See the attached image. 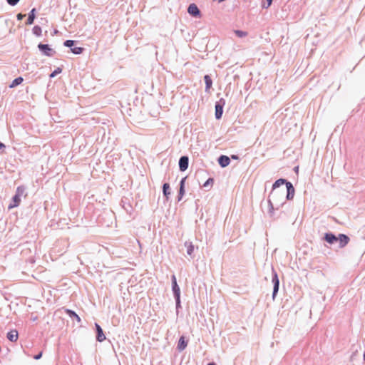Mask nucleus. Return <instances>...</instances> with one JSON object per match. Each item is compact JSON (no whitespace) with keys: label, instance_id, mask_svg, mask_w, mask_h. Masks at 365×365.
<instances>
[{"label":"nucleus","instance_id":"nucleus-1","mask_svg":"<svg viewBox=\"0 0 365 365\" xmlns=\"http://www.w3.org/2000/svg\"><path fill=\"white\" fill-rule=\"evenodd\" d=\"M267 202L269 210H279L280 207L285 204L283 192L271 191Z\"/></svg>","mask_w":365,"mask_h":365},{"label":"nucleus","instance_id":"nucleus-16","mask_svg":"<svg viewBox=\"0 0 365 365\" xmlns=\"http://www.w3.org/2000/svg\"><path fill=\"white\" fill-rule=\"evenodd\" d=\"M64 312L71 319H75L78 322H81V317L76 314L75 311L66 308L65 309Z\"/></svg>","mask_w":365,"mask_h":365},{"label":"nucleus","instance_id":"nucleus-29","mask_svg":"<svg viewBox=\"0 0 365 365\" xmlns=\"http://www.w3.org/2000/svg\"><path fill=\"white\" fill-rule=\"evenodd\" d=\"M175 309H176V314L178 315L180 309L182 308L181 307V300L180 299H175Z\"/></svg>","mask_w":365,"mask_h":365},{"label":"nucleus","instance_id":"nucleus-38","mask_svg":"<svg viewBox=\"0 0 365 365\" xmlns=\"http://www.w3.org/2000/svg\"><path fill=\"white\" fill-rule=\"evenodd\" d=\"M275 199H276V200H274V203H277V202H279V200H280V197H277Z\"/></svg>","mask_w":365,"mask_h":365},{"label":"nucleus","instance_id":"nucleus-8","mask_svg":"<svg viewBox=\"0 0 365 365\" xmlns=\"http://www.w3.org/2000/svg\"><path fill=\"white\" fill-rule=\"evenodd\" d=\"M179 170L181 172L185 171L189 166V158L187 155H182L178 161Z\"/></svg>","mask_w":365,"mask_h":365},{"label":"nucleus","instance_id":"nucleus-35","mask_svg":"<svg viewBox=\"0 0 365 365\" xmlns=\"http://www.w3.org/2000/svg\"><path fill=\"white\" fill-rule=\"evenodd\" d=\"M274 210H268V214L269 215L270 217H274Z\"/></svg>","mask_w":365,"mask_h":365},{"label":"nucleus","instance_id":"nucleus-19","mask_svg":"<svg viewBox=\"0 0 365 365\" xmlns=\"http://www.w3.org/2000/svg\"><path fill=\"white\" fill-rule=\"evenodd\" d=\"M18 337H19V333L16 329L11 330L6 334V338L8 339V340H9L11 342L16 341L18 339Z\"/></svg>","mask_w":365,"mask_h":365},{"label":"nucleus","instance_id":"nucleus-32","mask_svg":"<svg viewBox=\"0 0 365 365\" xmlns=\"http://www.w3.org/2000/svg\"><path fill=\"white\" fill-rule=\"evenodd\" d=\"M20 0H6V2L9 5L11 6H16Z\"/></svg>","mask_w":365,"mask_h":365},{"label":"nucleus","instance_id":"nucleus-28","mask_svg":"<svg viewBox=\"0 0 365 365\" xmlns=\"http://www.w3.org/2000/svg\"><path fill=\"white\" fill-rule=\"evenodd\" d=\"M273 0H264L262 1L261 6L263 9H268L272 4Z\"/></svg>","mask_w":365,"mask_h":365},{"label":"nucleus","instance_id":"nucleus-4","mask_svg":"<svg viewBox=\"0 0 365 365\" xmlns=\"http://www.w3.org/2000/svg\"><path fill=\"white\" fill-rule=\"evenodd\" d=\"M225 105V100L221 98L215 104V117L217 120L222 118L223 114V108Z\"/></svg>","mask_w":365,"mask_h":365},{"label":"nucleus","instance_id":"nucleus-17","mask_svg":"<svg viewBox=\"0 0 365 365\" xmlns=\"http://www.w3.org/2000/svg\"><path fill=\"white\" fill-rule=\"evenodd\" d=\"M289 181L284 178H279L273 184L271 191H274L277 188L279 187L282 185H287Z\"/></svg>","mask_w":365,"mask_h":365},{"label":"nucleus","instance_id":"nucleus-9","mask_svg":"<svg viewBox=\"0 0 365 365\" xmlns=\"http://www.w3.org/2000/svg\"><path fill=\"white\" fill-rule=\"evenodd\" d=\"M187 177L182 178L179 183V190L178 193V201L180 202L185 193V182H186Z\"/></svg>","mask_w":365,"mask_h":365},{"label":"nucleus","instance_id":"nucleus-25","mask_svg":"<svg viewBox=\"0 0 365 365\" xmlns=\"http://www.w3.org/2000/svg\"><path fill=\"white\" fill-rule=\"evenodd\" d=\"M25 190L26 188L24 185L18 186L15 195L21 197L24 194Z\"/></svg>","mask_w":365,"mask_h":365},{"label":"nucleus","instance_id":"nucleus-26","mask_svg":"<svg viewBox=\"0 0 365 365\" xmlns=\"http://www.w3.org/2000/svg\"><path fill=\"white\" fill-rule=\"evenodd\" d=\"M32 32L35 36H40L42 33V29H41V26L36 25L33 27Z\"/></svg>","mask_w":365,"mask_h":365},{"label":"nucleus","instance_id":"nucleus-5","mask_svg":"<svg viewBox=\"0 0 365 365\" xmlns=\"http://www.w3.org/2000/svg\"><path fill=\"white\" fill-rule=\"evenodd\" d=\"M37 47L41 54L45 56L51 57L56 53V51L53 50L49 44L39 43Z\"/></svg>","mask_w":365,"mask_h":365},{"label":"nucleus","instance_id":"nucleus-15","mask_svg":"<svg viewBox=\"0 0 365 365\" xmlns=\"http://www.w3.org/2000/svg\"><path fill=\"white\" fill-rule=\"evenodd\" d=\"M188 340L184 336H181L178 341L177 349L179 351H182L187 346Z\"/></svg>","mask_w":365,"mask_h":365},{"label":"nucleus","instance_id":"nucleus-24","mask_svg":"<svg viewBox=\"0 0 365 365\" xmlns=\"http://www.w3.org/2000/svg\"><path fill=\"white\" fill-rule=\"evenodd\" d=\"M185 246L187 247V254L189 256H192V255L194 252V250H195V247H194V245H192V243L191 242H185Z\"/></svg>","mask_w":365,"mask_h":365},{"label":"nucleus","instance_id":"nucleus-6","mask_svg":"<svg viewBox=\"0 0 365 365\" xmlns=\"http://www.w3.org/2000/svg\"><path fill=\"white\" fill-rule=\"evenodd\" d=\"M171 283H172V291L173 293L174 299H180V288L177 282V279L175 275L173 274L171 277Z\"/></svg>","mask_w":365,"mask_h":365},{"label":"nucleus","instance_id":"nucleus-40","mask_svg":"<svg viewBox=\"0 0 365 365\" xmlns=\"http://www.w3.org/2000/svg\"><path fill=\"white\" fill-rule=\"evenodd\" d=\"M58 32V30H57V29H55V30L53 31V34H56Z\"/></svg>","mask_w":365,"mask_h":365},{"label":"nucleus","instance_id":"nucleus-34","mask_svg":"<svg viewBox=\"0 0 365 365\" xmlns=\"http://www.w3.org/2000/svg\"><path fill=\"white\" fill-rule=\"evenodd\" d=\"M42 357V351L34 356V359L36 360H38Z\"/></svg>","mask_w":365,"mask_h":365},{"label":"nucleus","instance_id":"nucleus-23","mask_svg":"<svg viewBox=\"0 0 365 365\" xmlns=\"http://www.w3.org/2000/svg\"><path fill=\"white\" fill-rule=\"evenodd\" d=\"M24 81V78L21 76H19L14 78L11 84L9 85V88H14L19 85H20Z\"/></svg>","mask_w":365,"mask_h":365},{"label":"nucleus","instance_id":"nucleus-30","mask_svg":"<svg viewBox=\"0 0 365 365\" xmlns=\"http://www.w3.org/2000/svg\"><path fill=\"white\" fill-rule=\"evenodd\" d=\"M235 33L237 36L240 38L245 37L247 35V33L246 31H242V30H235Z\"/></svg>","mask_w":365,"mask_h":365},{"label":"nucleus","instance_id":"nucleus-37","mask_svg":"<svg viewBox=\"0 0 365 365\" xmlns=\"http://www.w3.org/2000/svg\"><path fill=\"white\" fill-rule=\"evenodd\" d=\"M3 148H5V145L0 141V150Z\"/></svg>","mask_w":365,"mask_h":365},{"label":"nucleus","instance_id":"nucleus-7","mask_svg":"<svg viewBox=\"0 0 365 365\" xmlns=\"http://www.w3.org/2000/svg\"><path fill=\"white\" fill-rule=\"evenodd\" d=\"M187 13L192 17H194V18H200L201 15H202L200 10L197 7V6L195 4H194V3L190 4L188 6Z\"/></svg>","mask_w":365,"mask_h":365},{"label":"nucleus","instance_id":"nucleus-39","mask_svg":"<svg viewBox=\"0 0 365 365\" xmlns=\"http://www.w3.org/2000/svg\"><path fill=\"white\" fill-rule=\"evenodd\" d=\"M207 365H217L215 362H210Z\"/></svg>","mask_w":365,"mask_h":365},{"label":"nucleus","instance_id":"nucleus-14","mask_svg":"<svg viewBox=\"0 0 365 365\" xmlns=\"http://www.w3.org/2000/svg\"><path fill=\"white\" fill-rule=\"evenodd\" d=\"M287 188V195H286V200H291L294 198V193H295V189L291 182H289L287 185H286Z\"/></svg>","mask_w":365,"mask_h":365},{"label":"nucleus","instance_id":"nucleus-11","mask_svg":"<svg viewBox=\"0 0 365 365\" xmlns=\"http://www.w3.org/2000/svg\"><path fill=\"white\" fill-rule=\"evenodd\" d=\"M337 237L334 233L331 232H327L324 233L323 240L329 245H334L337 242Z\"/></svg>","mask_w":365,"mask_h":365},{"label":"nucleus","instance_id":"nucleus-20","mask_svg":"<svg viewBox=\"0 0 365 365\" xmlns=\"http://www.w3.org/2000/svg\"><path fill=\"white\" fill-rule=\"evenodd\" d=\"M162 190L163 196L165 197L166 200H168L169 196L170 195L171 193L170 184L168 182L163 183L162 186Z\"/></svg>","mask_w":365,"mask_h":365},{"label":"nucleus","instance_id":"nucleus-33","mask_svg":"<svg viewBox=\"0 0 365 365\" xmlns=\"http://www.w3.org/2000/svg\"><path fill=\"white\" fill-rule=\"evenodd\" d=\"M24 17H25V14H21V13H19V14L16 15V19H17V20H19V21L22 20Z\"/></svg>","mask_w":365,"mask_h":365},{"label":"nucleus","instance_id":"nucleus-41","mask_svg":"<svg viewBox=\"0 0 365 365\" xmlns=\"http://www.w3.org/2000/svg\"><path fill=\"white\" fill-rule=\"evenodd\" d=\"M298 169H299V167H298V166L294 168V170H295V171H297V170H298Z\"/></svg>","mask_w":365,"mask_h":365},{"label":"nucleus","instance_id":"nucleus-42","mask_svg":"<svg viewBox=\"0 0 365 365\" xmlns=\"http://www.w3.org/2000/svg\"><path fill=\"white\" fill-rule=\"evenodd\" d=\"M363 359H364V361L365 362V352L364 353Z\"/></svg>","mask_w":365,"mask_h":365},{"label":"nucleus","instance_id":"nucleus-12","mask_svg":"<svg viewBox=\"0 0 365 365\" xmlns=\"http://www.w3.org/2000/svg\"><path fill=\"white\" fill-rule=\"evenodd\" d=\"M95 329L96 332V341L98 342H103L106 339V335L104 334L101 327L96 322L95 323Z\"/></svg>","mask_w":365,"mask_h":365},{"label":"nucleus","instance_id":"nucleus-21","mask_svg":"<svg viewBox=\"0 0 365 365\" xmlns=\"http://www.w3.org/2000/svg\"><path fill=\"white\" fill-rule=\"evenodd\" d=\"M20 203H21V197H19L18 195H14L12 197L11 202L9 204L8 208L10 210V209L16 207L20 205Z\"/></svg>","mask_w":365,"mask_h":365},{"label":"nucleus","instance_id":"nucleus-31","mask_svg":"<svg viewBox=\"0 0 365 365\" xmlns=\"http://www.w3.org/2000/svg\"><path fill=\"white\" fill-rule=\"evenodd\" d=\"M214 182V179L212 178H209L202 185V187L206 188L208 186L212 185Z\"/></svg>","mask_w":365,"mask_h":365},{"label":"nucleus","instance_id":"nucleus-2","mask_svg":"<svg viewBox=\"0 0 365 365\" xmlns=\"http://www.w3.org/2000/svg\"><path fill=\"white\" fill-rule=\"evenodd\" d=\"M77 41L75 40L68 39L63 42L65 47L69 48L71 51L76 55L81 54L85 48L83 47L76 46Z\"/></svg>","mask_w":365,"mask_h":365},{"label":"nucleus","instance_id":"nucleus-36","mask_svg":"<svg viewBox=\"0 0 365 365\" xmlns=\"http://www.w3.org/2000/svg\"><path fill=\"white\" fill-rule=\"evenodd\" d=\"M231 159H232V160H238L239 159V156L237 155H231L230 160Z\"/></svg>","mask_w":365,"mask_h":365},{"label":"nucleus","instance_id":"nucleus-10","mask_svg":"<svg viewBox=\"0 0 365 365\" xmlns=\"http://www.w3.org/2000/svg\"><path fill=\"white\" fill-rule=\"evenodd\" d=\"M349 241L350 238L347 235L343 233L338 235L337 242H339V248H344Z\"/></svg>","mask_w":365,"mask_h":365},{"label":"nucleus","instance_id":"nucleus-3","mask_svg":"<svg viewBox=\"0 0 365 365\" xmlns=\"http://www.w3.org/2000/svg\"><path fill=\"white\" fill-rule=\"evenodd\" d=\"M272 282L273 284L272 299H274L279 289V279L276 270L272 267Z\"/></svg>","mask_w":365,"mask_h":365},{"label":"nucleus","instance_id":"nucleus-27","mask_svg":"<svg viewBox=\"0 0 365 365\" xmlns=\"http://www.w3.org/2000/svg\"><path fill=\"white\" fill-rule=\"evenodd\" d=\"M62 72V68H60V67H57L56 69H54L53 71H52L50 75H49V77L51 78H54L55 76H56L57 75L60 74Z\"/></svg>","mask_w":365,"mask_h":365},{"label":"nucleus","instance_id":"nucleus-18","mask_svg":"<svg viewBox=\"0 0 365 365\" xmlns=\"http://www.w3.org/2000/svg\"><path fill=\"white\" fill-rule=\"evenodd\" d=\"M36 8H33L29 13L28 14V19L26 20V24L27 25H31L34 24V21L36 19Z\"/></svg>","mask_w":365,"mask_h":365},{"label":"nucleus","instance_id":"nucleus-22","mask_svg":"<svg viewBox=\"0 0 365 365\" xmlns=\"http://www.w3.org/2000/svg\"><path fill=\"white\" fill-rule=\"evenodd\" d=\"M204 81H205V91L206 93H208L210 91V89L212 87V80L211 77L209 75L207 74V75L204 76Z\"/></svg>","mask_w":365,"mask_h":365},{"label":"nucleus","instance_id":"nucleus-13","mask_svg":"<svg viewBox=\"0 0 365 365\" xmlns=\"http://www.w3.org/2000/svg\"><path fill=\"white\" fill-rule=\"evenodd\" d=\"M217 163L221 168H226L230 163V158L225 155H221L217 158Z\"/></svg>","mask_w":365,"mask_h":365}]
</instances>
